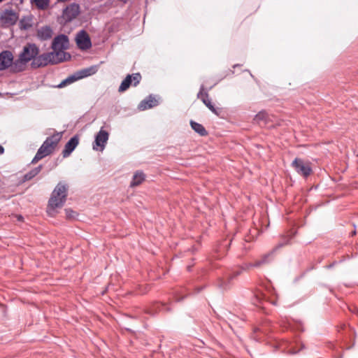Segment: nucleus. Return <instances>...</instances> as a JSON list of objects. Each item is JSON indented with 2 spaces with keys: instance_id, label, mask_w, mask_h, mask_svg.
Listing matches in <instances>:
<instances>
[{
  "instance_id": "f257e3e1",
  "label": "nucleus",
  "mask_w": 358,
  "mask_h": 358,
  "mask_svg": "<svg viewBox=\"0 0 358 358\" xmlns=\"http://www.w3.org/2000/svg\"><path fill=\"white\" fill-rule=\"evenodd\" d=\"M39 52V48L35 43H28L23 47L18 58L14 61L13 73L24 71L27 64L31 61L33 62Z\"/></svg>"
},
{
  "instance_id": "f03ea898",
  "label": "nucleus",
  "mask_w": 358,
  "mask_h": 358,
  "mask_svg": "<svg viewBox=\"0 0 358 358\" xmlns=\"http://www.w3.org/2000/svg\"><path fill=\"white\" fill-rule=\"evenodd\" d=\"M61 138L62 134L60 133H56L48 137L38 150L35 157L31 161V163L35 164L38 161L52 153Z\"/></svg>"
},
{
  "instance_id": "7ed1b4c3",
  "label": "nucleus",
  "mask_w": 358,
  "mask_h": 358,
  "mask_svg": "<svg viewBox=\"0 0 358 358\" xmlns=\"http://www.w3.org/2000/svg\"><path fill=\"white\" fill-rule=\"evenodd\" d=\"M68 186L62 182H59L55 187L48 201V208L55 210L57 208H62L66 202L67 196Z\"/></svg>"
},
{
  "instance_id": "20e7f679",
  "label": "nucleus",
  "mask_w": 358,
  "mask_h": 358,
  "mask_svg": "<svg viewBox=\"0 0 358 358\" xmlns=\"http://www.w3.org/2000/svg\"><path fill=\"white\" fill-rule=\"evenodd\" d=\"M69 46V38L66 35L60 34L56 36L52 43L51 48L53 50L55 56L58 58H64V61L66 59V56L70 58L69 54L64 52Z\"/></svg>"
},
{
  "instance_id": "39448f33",
  "label": "nucleus",
  "mask_w": 358,
  "mask_h": 358,
  "mask_svg": "<svg viewBox=\"0 0 358 358\" xmlns=\"http://www.w3.org/2000/svg\"><path fill=\"white\" fill-rule=\"evenodd\" d=\"M64 61V58H58L55 56L53 52L38 55L34 60L31 62V66L33 68H38L45 66L48 64H57Z\"/></svg>"
},
{
  "instance_id": "423d86ee",
  "label": "nucleus",
  "mask_w": 358,
  "mask_h": 358,
  "mask_svg": "<svg viewBox=\"0 0 358 358\" xmlns=\"http://www.w3.org/2000/svg\"><path fill=\"white\" fill-rule=\"evenodd\" d=\"M19 20V14L12 9H5L0 15V23L4 27L13 26Z\"/></svg>"
},
{
  "instance_id": "0eeeda50",
  "label": "nucleus",
  "mask_w": 358,
  "mask_h": 358,
  "mask_svg": "<svg viewBox=\"0 0 358 358\" xmlns=\"http://www.w3.org/2000/svg\"><path fill=\"white\" fill-rule=\"evenodd\" d=\"M292 166L299 175L304 178H307L312 172L309 162H304L301 158H295L292 162Z\"/></svg>"
},
{
  "instance_id": "6e6552de",
  "label": "nucleus",
  "mask_w": 358,
  "mask_h": 358,
  "mask_svg": "<svg viewBox=\"0 0 358 358\" xmlns=\"http://www.w3.org/2000/svg\"><path fill=\"white\" fill-rule=\"evenodd\" d=\"M290 241L289 238L285 237L283 241L280 242L270 252L262 256V257L256 261L253 264H250L247 265V268L250 267H259L262 266V264H266L269 262L268 258L273 255V253L278 250V249L281 248L282 247L289 244Z\"/></svg>"
},
{
  "instance_id": "1a4fd4ad",
  "label": "nucleus",
  "mask_w": 358,
  "mask_h": 358,
  "mask_svg": "<svg viewBox=\"0 0 358 358\" xmlns=\"http://www.w3.org/2000/svg\"><path fill=\"white\" fill-rule=\"evenodd\" d=\"M197 98L201 99L202 102L205 104V106L215 115L219 116L222 113V109L220 108H216L213 104L210 99L209 98V94L207 92H204V86L201 85L200 90L197 94Z\"/></svg>"
},
{
  "instance_id": "9d476101",
  "label": "nucleus",
  "mask_w": 358,
  "mask_h": 358,
  "mask_svg": "<svg viewBox=\"0 0 358 358\" xmlns=\"http://www.w3.org/2000/svg\"><path fill=\"white\" fill-rule=\"evenodd\" d=\"M141 80V76L139 73L129 74L121 83L118 92H123L126 91L131 85L137 86Z\"/></svg>"
},
{
  "instance_id": "9b49d317",
  "label": "nucleus",
  "mask_w": 358,
  "mask_h": 358,
  "mask_svg": "<svg viewBox=\"0 0 358 358\" xmlns=\"http://www.w3.org/2000/svg\"><path fill=\"white\" fill-rule=\"evenodd\" d=\"M13 53L9 50H4L0 53V71L10 68V71L13 73Z\"/></svg>"
},
{
  "instance_id": "f8f14e48",
  "label": "nucleus",
  "mask_w": 358,
  "mask_h": 358,
  "mask_svg": "<svg viewBox=\"0 0 358 358\" xmlns=\"http://www.w3.org/2000/svg\"><path fill=\"white\" fill-rule=\"evenodd\" d=\"M108 133L101 128L95 136V139L92 145L93 149L95 150H103L108 140Z\"/></svg>"
},
{
  "instance_id": "ddd939ff",
  "label": "nucleus",
  "mask_w": 358,
  "mask_h": 358,
  "mask_svg": "<svg viewBox=\"0 0 358 358\" xmlns=\"http://www.w3.org/2000/svg\"><path fill=\"white\" fill-rule=\"evenodd\" d=\"M78 47L82 50H86L92 47L91 39L85 30L78 32L76 37Z\"/></svg>"
},
{
  "instance_id": "4468645a",
  "label": "nucleus",
  "mask_w": 358,
  "mask_h": 358,
  "mask_svg": "<svg viewBox=\"0 0 358 358\" xmlns=\"http://www.w3.org/2000/svg\"><path fill=\"white\" fill-rule=\"evenodd\" d=\"M80 6L78 3H72L67 6L62 13V17L66 22H71L79 15Z\"/></svg>"
},
{
  "instance_id": "2eb2a0df",
  "label": "nucleus",
  "mask_w": 358,
  "mask_h": 358,
  "mask_svg": "<svg viewBox=\"0 0 358 358\" xmlns=\"http://www.w3.org/2000/svg\"><path fill=\"white\" fill-rule=\"evenodd\" d=\"M243 268H240L238 271H233L231 273L228 274L225 278H220L217 280V285L222 290H227L231 287V281L236 277L242 273Z\"/></svg>"
},
{
  "instance_id": "dca6fc26",
  "label": "nucleus",
  "mask_w": 358,
  "mask_h": 358,
  "mask_svg": "<svg viewBox=\"0 0 358 358\" xmlns=\"http://www.w3.org/2000/svg\"><path fill=\"white\" fill-rule=\"evenodd\" d=\"M79 143V137L78 135H75L66 143L64 149L62 151V155L64 157H69L71 152L76 149Z\"/></svg>"
},
{
  "instance_id": "f3484780",
  "label": "nucleus",
  "mask_w": 358,
  "mask_h": 358,
  "mask_svg": "<svg viewBox=\"0 0 358 358\" xmlns=\"http://www.w3.org/2000/svg\"><path fill=\"white\" fill-rule=\"evenodd\" d=\"M52 29L48 26H44L37 30L36 36L41 41H47L52 38Z\"/></svg>"
},
{
  "instance_id": "a211bd4d",
  "label": "nucleus",
  "mask_w": 358,
  "mask_h": 358,
  "mask_svg": "<svg viewBox=\"0 0 358 358\" xmlns=\"http://www.w3.org/2000/svg\"><path fill=\"white\" fill-rule=\"evenodd\" d=\"M34 16L31 14L23 16L19 21V27L21 30H28L33 26Z\"/></svg>"
},
{
  "instance_id": "6ab92c4d",
  "label": "nucleus",
  "mask_w": 358,
  "mask_h": 358,
  "mask_svg": "<svg viewBox=\"0 0 358 358\" xmlns=\"http://www.w3.org/2000/svg\"><path fill=\"white\" fill-rule=\"evenodd\" d=\"M157 100L152 95H150L140 103L139 108L141 110H146L157 106Z\"/></svg>"
},
{
  "instance_id": "aec40b11",
  "label": "nucleus",
  "mask_w": 358,
  "mask_h": 358,
  "mask_svg": "<svg viewBox=\"0 0 358 358\" xmlns=\"http://www.w3.org/2000/svg\"><path fill=\"white\" fill-rule=\"evenodd\" d=\"M145 180V175L142 171H137L133 176L130 183L131 187L140 185Z\"/></svg>"
},
{
  "instance_id": "412c9836",
  "label": "nucleus",
  "mask_w": 358,
  "mask_h": 358,
  "mask_svg": "<svg viewBox=\"0 0 358 358\" xmlns=\"http://www.w3.org/2000/svg\"><path fill=\"white\" fill-rule=\"evenodd\" d=\"M190 125L192 129L196 133H198L201 136H205L208 134V132L205 127L198 122H196L193 120L190 121Z\"/></svg>"
},
{
  "instance_id": "4be33fe9",
  "label": "nucleus",
  "mask_w": 358,
  "mask_h": 358,
  "mask_svg": "<svg viewBox=\"0 0 358 358\" xmlns=\"http://www.w3.org/2000/svg\"><path fill=\"white\" fill-rule=\"evenodd\" d=\"M268 118V113L265 110H262L255 115L254 121L257 124H265Z\"/></svg>"
},
{
  "instance_id": "5701e85b",
  "label": "nucleus",
  "mask_w": 358,
  "mask_h": 358,
  "mask_svg": "<svg viewBox=\"0 0 358 358\" xmlns=\"http://www.w3.org/2000/svg\"><path fill=\"white\" fill-rule=\"evenodd\" d=\"M42 165H39L38 166L34 168V169L31 170L30 171L27 172L24 178L25 180H29L34 178L36 176H37L40 171H41Z\"/></svg>"
},
{
  "instance_id": "b1692460",
  "label": "nucleus",
  "mask_w": 358,
  "mask_h": 358,
  "mask_svg": "<svg viewBox=\"0 0 358 358\" xmlns=\"http://www.w3.org/2000/svg\"><path fill=\"white\" fill-rule=\"evenodd\" d=\"M77 80H78V78L77 76L71 75V76L67 77L64 80H62L57 87L58 88H62L68 85L73 83V82L76 81Z\"/></svg>"
},
{
  "instance_id": "393cba45",
  "label": "nucleus",
  "mask_w": 358,
  "mask_h": 358,
  "mask_svg": "<svg viewBox=\"0 0 358 358\" xmlns=\"http://www.w3.org/2000/svg\"><path fill=\"white\" fill-rule=\"evenodd\" d=\"M35 5L39 9L44 10L49 6V0H34Z\"/></svg>"
},
{
  "instance_id": "a878e982",
  "label": "nucleus",
  "mask_w": 358,
  "mask_h": 358,
  "mask_svg": "<svg viewBox=\"0 0 358 358\" xmlns=\"http://www.w3.org/2000/svg\"><path fill=\"white\" fill-rule=\"evenodd\" d=\"M94 72L92 71V68H90V69H85L82 71H80L78 73L79 75L77 76L78 79H80V78H83L84 77H87V76H89L90 75H92V73H94Z\"/></svg>"
},
{
  "instance_id": "bb28decb",
  "label": "nucleus",
  "mask_w": 358,
  "mask_h": 358,
  "mask_svg": "<svg viewBox=\"0 0 358 358\" xmlns=\"http://www.w3.org/2000/svg\"><path fill=\"white\" fill-rule=\"evenodd\" d=\"M65 211L66 213V216L69 218H73L74 217V214L76 213L73 210H72L71 209H66Z\"/></svg>"
},
{
  "instance_id": "cd10ccee",
  "label": "nucleus",
  "mask_w": 358,
  "mask_h": 358,
  "mask_svg": "<svg viewBox=\"0 0 358 358\" xmlns=\"http://www.w3.org/2000/svg\"><path fill=\"white\" fill-rule=\"evenodd\" d=\"M4 152V148L2 145H0V155H2Z\"/></svg>"
},
{
  "instance_id": "c85d7f7f",
  "label": "nucleus",
  "mask_w": 358,
  "mask_h": 358,
  "mask_svg": "<svg viewBox=\"0 0 358 358\" xmlns=\"http://www.w3.org/2000/svg\"><path fill=\"white\" fill-rule=\"evenodd\" d=\"M122 2L126 3L129 0H120Z\"/></svg>"
},
{
  "instance_id": "c756f323",
  "label": "nucleus",
  "mask_w": 358,
  "mask_h": 358,
  "mask_svg": "<svg viewBox=\"0 0 358 358\" xmlns=\"http://www.w3.org/2000/svg\"><path fill=\"white\" fill-rule=\"evenodd\" d=\"M22 220V217L21 215H19L18 216V220Z\"/></svg>"
},
{
  "instance_id": "7c9ffc66",
  "label": "nucleus",
  "mask_w": 358,
  "mask_h": 358,
  "mask_svg": "<svg viewBox=\"0 0 358 358\" xmlns=\"http://www.w3.org/2000/svg\"><path fill=\"white\" fill-rule=\"evenodd\" d=\"M182 299H183V298H182V299H176V301H181Z\"/></svg>"
},
{
  "instance_id": "2f4dec72",
  "label": "nucleus",
  "mask_w": 358,
  "mask_h": 358,
  "mask_svg": "<svg viewBox=\"0 0 358 358\" xmlns=\"http://www.w3.org/2000/svg\"><path fill=\"white\" fill-rule=\"evenodd\" d=\"M357 156H358V154H357Z\"/></svg>"
}]
</instances>
